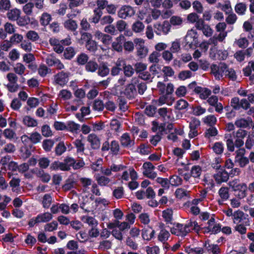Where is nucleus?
<instances>
[{
    "label": "nucleus",
    "instance_id": "nucleus-7",
    "mask_svg": "<svg viewBox=\"0 0 254 254\" xmlns=\"http://www.w3.org/2000/svg\"><path fill=\"white\" fill-rule=\"evenodd\" d=\"M194 26L197 30L201 31L203 35L207 37H210L213 34V29L202 19L199 20L197 23L195 24Z\"/></svg>",
    "mask_w": 254,
    "mask_h": 254
},
{
    "label": "nucleus",
    "instance_id": "nucleus-4",
    "mask_svg": "<svg viewBox=\"0 0 254 254\" xmlns=\"http://www.w3.org/2000/svg\"><path fill=\"white\" fill-rule=\"evenodd\" d=\"M227 68V65L221 63L218 65L212 64L210 65L211 73L214 76L216 79H220L224 75Z\"/></svg>",
    "mask_w": 254,
    "mask_h": 254
},
{
    "label": "nucleus",
    "instance_id": "nucleus-49",
    "mask_svg": "<svg viewBox=\"0 0 254 254\" xmlns=\"http://www.w3.org/2000/svg\"><path fill=\"white\" fill-rule=\"evenodd\" d=\"M175 195L179 199H182L185 197H189L190 191L183 188H178L175 191Z\"/></svg>",
    "mask_w": 254,
    "mask_h": 254
},
{
    "label": "nucleus",
    "instance_id": "nucleus-53",
    "mask_svg": "<svg viewBox=\"0 0 254 254\" xmlns=\"http://www.w3.org/2000/svg\"><path fill=\"white\" fill-rule=\"evenodd\" d=\"M76 148L77 153H83L85 150V145L81 139H76L73 142Z\"/></svg>",
    "mask_w": 254,
    "mask_h": 254
},
{
    "label": "nucleus",
    "instance_id": "nucleus-33",
    "mask_svg": "<svg viewBox=\"0 0 254 254\" xmlns=\"http://www.w3.org/2000/svg\"><path fill=\"white\" fill-rule=\"evenodd\" d=\"M30 21V18L27 15L21 16L16 20L17 24L20 27H25L28 25Z\"/></svg>",
    "mask_w": 254,
    "mask_h": 254
},
{
    "label": "nucleus",
    "instance_id": "nucleus-28",
    "mask_svg": "<svg viewBox=\"0 0 254 254\" xmlns=\"http://www.w3.org/2000/svg\"><path fill=\"white\" fill-rule=\"evenodd\" d=\"M155 231L151 228H144L142 230V237L144 240L149 241L154 236Z\"/></svg>",
    "mask_w": 254,
    "mask_h": 254
},
{
    "label": "nucleus",
    "instance_id": "nucleus-19",
    "mask_svg": "<svg viewBox=\"0 0 254 254\" xmlns=\"http://www.w3.org/2000/svg\"><path fill=\"white\" fill-rule=\"evenodd\" d=\"M252 121L251 119L240 118L235 122V125L240 128H250Z\"/></svg>",
    "mask_w": 254,
    "mask_h": 254
},
{
    "label": "nucleus",
    "instance_id": "nucleus-60",
    "mask_svg": "<svg viewBox=\"0 0 254 254\" xmlns=\"http://www.w3.org/2000/svg\"><path fill=\"white\" fill-rule=\"evenodd\" d=\"M51 71V69L44 64H40L38 68V73L42 77H45L48 73H50Z\"/></svg>",
    "mask_w": 254,
    "mask_h": 254
},
{
    "label": "nucleus",
    "instance_id": "nucleus-43",
    "mask_svg": "<svg viewBox=\"0 0 254 254\" xmlns=\"http://www.w3.org/2000/svg\"><path fill=\"white\" fill-rule=\"evenodd\" d=\"M212 149L216 154L220 155L223 152L224 149V144L220 142H215L213 145Z\"/></svg>",
    "mask_w": 254,
    "mask_h": 254
},
{
    "label": "nucleus",
    "instance_id": "nucleus-30",
    "mask_svg": "<svg viewBox=\"0 0 254 254\" xmlns=\"http://www.w3.org/2000/svg\"><path fill=\"white\" fill-rule=\"evenodd\" d=\"M202 172V168L199 165H194L191 167L190 173L192 177L199 179Z\"/></svg>",
    "mask_w": 254,
    "mask_h": 254
},
{
    "label": "nucleus",
    "instance_id": "nucleus-42",
    "mask_svg": "<svg viewBox=\"0 0 254 254\" xmlns=\"http://www.w3.org/2000/svg\"><path fill=\"white\" fill-rule=\"evenodd\" d=\"M170 235V234L168 231L163 229L160 231L158 235V239L159 241L165 243L168 240Z\"/></svg>",
    "mask_w": 254,
    "mask_h": 254
},
{
    "label": "nucleus",
    "instance_id": "nucleus-48",
    "mask_svg": "<svg viewBox=\"0 0 254 254\" xmlns=\"http://www.w3.org/2000/svg\"><path fill=\"white\" fill-rule=\"evenodd\" d=\"M160 56L161 54L159 53L153 51L149 55L148 60L150 63L153 64H157L159 62Z\"/></svg>",
    "mask_w": 254,
    "mask_h": 254
},
{
    "label": "nucleus",
    "instance_id": "nucleus-31",
    "mask_svg": "<svg viewBox=\"0 0 254 254\" xmlns=\"http://www.w3.org/2000/svg\"><path fill=\"white\" fill-rule=\"evenodd\" d=\"M218 50L216 47H212L209 50V57L213 60L219 59V60H224L227 58V55L225 53H223V52L221 51V53L223 54V56L221 58H219L217 57V53ZM219 52L220 51H218Z\"/></svg>",
    "mask_w": 254,
    "mask_h": 254
},
{
    "label": "nucleus",
    "instance_id": "nucleus-61",
    "mask_svg": "<svg viewBox=\"0 0 254 254\" xmlns=\"http://www.w3.org/2000/svg\"><path fill=\"white\" fill-rule=\"evenodd\" d=\"M103 14L102 11L98 8H95L94 10V16L91 19V22L96 24L101 20V16Z\"/></svg>",
    "mask_w": 254,
    "mask_h": 254
},
{
    "label": "nucleus",
    "instance_id": "nucleus-29",
    "mask_svg": "<svg viewBox=\"0 0 254 254\" xmlns=\"http://www.w3.org/2000/svg\"><path fill=\"white\" fill-rule=\"evenodd\" d=\"M217 121V118L214 115H209L202 119L203 123L210 127L216 125Z\"/></svg>",
    "mask_w": 254,
    "mask_h": 254
},
{
    "label": "nucleus",
    "instance_id": "nucleus-21",
    "mask_svg": "<svg viewBox=\"0 0 254 254\" xmlns=\"http://www.w3.org/2000/svg\"><path fill=\"white\" fill-rule=\"evenodd\" d=\"M120 141L121 145L127 148L133 146L134 144V141L130 139V136L127 133H125L121 137Z\"/></svg>",
    "mask_w": 254,
    "mask_h": 254
},
{
    "label": "nucleus",
    "instance_id": "nucleus-8",
    "mask_svg": "<svg viewBox=\"0 0 254 254\" xmlns=\"http://www.w3.org/2000/svg\"><path fill=\"white\" fill-rule=\"evenodd\" d=\"M248 216L242 211L238 210L234 212L233 222L236 224L250 225Z\"/></svg>",
    "mask_w": 254,
    "mask_h": 254
},
{
    "label": "nucleus",
    "instance_id": "nucleus-55",
    "mask_svg": "<svg viewBox=\"0 0 254 254\" xmlns=\"http://www.w3.org/2000/svg\"><path fill=\"white\" fill-rule=\"evenodd\" d=\"M52 202V198L50 194H45L42 199V203L45 208H49Z\"/></svg>",
    "mask_w": 254,
    "mask_h": 254
},
{
    "label": "nucleus",
    "instance_id": "nucleus-38",
    "mask_svg": "<svg viewBox=\"0 0 254 254\" xmlns=\"http://www.w3.org/2000/svg\"><path fill=\"white\" fill-rule=\"evenodd\" d=\"M34 7V3L32 2L26 3L22 7L23 12L27 16L32 15L33 9Z\"/></svg>",
    "mask_w": 254,
    "mask_h": 254
},
{
    "label": "nucleus",
    "instance_id": "nucleus-41",
    "mask_svg": "<svg viewBox=\"0 0 254 254\" xmlns=\"http://www.w3.org/2000/svg\"><path fill=\"white\" fill-rule=\"evenodd\" d=\"M51 20V15L47 12H44L42 14L40 18V22L42 26H45L49 24Z\"/></svg>",
    "mask_w": 254,
    "mask_h": 254
},
{
    "label": "nucleus",
    "instance_id": "nucleus-15",
    "mask_svg": "<svg viewBox=\"0 0 254 254\" xmlns=\"http://www.w3.org/2000/svg\"><path fill=\"white\" fill-rule=\"evenodd\" d=\"M87 140L89 143L92 149L97 150L100 149L101 139L95 133L89 134L87 137Z\"/></svg>",
    "mask_w": 254,
    "mask_h": 254
},
{
    "label": "nucleus",
    "instance_id": "nucleus-11",
    "mask_svg": "<svg viewBox=\"0 0 254 254\" xmlns=\"http://www.w3.org/2000/svg\"><path fill=\"white\" fill-rule=\"evenodd\" d=\"M233 182H230V185L233 188H235L234 190L236 193V196L240 199H242L245 197L247 194V191L248 189L246 184L242 183L235 186L234 184L233 185Z\"/></svg>",
    "mask_w": 254,
    "mask_h": 254
},
{
    "label": "nucleus",
    "instance_id": "nucleus-2",
    "mask_svg": "<svg viewBox=\"0 0 254 254\" xmlns=\"http://www.w3.org/2000/svg\"><path fill=\"white\" fill-rule=\"evenodd\" d=\"M246 152L245 148L238 149L235 152L234 162L241 168L245 167L249 163V159L245 156Z\"/></svg>",
    "mask_w": 254,
    "mask_h": 254
},
{
    "label": "nucleus",
    "instance_id": "nucleus-6",
    "mask_svg": "<svg viewBox=\"0 0 254 254\" xmlns=\"http://www.w3.org/2000/svg\"><path fill=\"white\" fill-rule=\"evenodd\" d=\"M6 78L9 82L6 85L8 91L10 92H16L19 88L17 83L18 77L16 74L13 72H9L7 74Z\"/></svg>",
    "mask_w": 254,
    "mask_h": 254
},
{
    "label": "nucleus",
    "instance_id": "nucleus-1",
    "mask_svg": "<svg viewBox=\"0 0 254 254\" xmlns=\"http://www.w3.org/2000/svg\"><path fill=\"white\" fill-rule=\"evenodd\" d=\"M247 96L248 99L243 98L240 100L237 97L232 98L230 102L231 106L236 111L241 109L247 110L250 107V103H254V93L248 94Z\"/></svg>",
    "mask_w": 254,
    "mask_h": 254
},
{
    "label": "nucleus",
    "instance_id": "nucleus-37",
    "mask_svg": "<svg viewBox=\"0 0 254 254\" xmlns=\"http://www.w3.org/2000/svg\"><path fill=\"white\" fill-rule=\"evenodd\" d=\"M162 217L167 223H172L173 220V210L171 209H167L162 212Z\"/></svg>",
    "mask_w": 254,
    "mask_h": 254
},
{
    "label": "nucleus",
    "instance_id": "nucleus-50",
    "mask_svg": "<svg viewBox=\"0 0 254 254\" xmlns=\"http://www.w3.org/2000/svg\"><path fill=\"white\" fill-rule=\"evenodd\" d=\"M25 37L27 39L32 42H35L40 38L38 33L34 30H29L27 31L25 35Z\"/></svg>",
    "mask_w": 254,
    "mask_h": 254
},
{
    "label": "nucleus",
    "instance_id": "nucleus-9",
    "mask_svg": "<svg viewBox=\"0 0 254 254\" xmlns=\"http://www.w3.org/2000/svg\"><path fill=\"white\" fill-rule=\"evenodd\" d=\"M136 44V55L140 58H144L148 52V49L144 45V41L143 39L138 38L134 40Z\"/></svg>",
    "mask_w": 254,
    "mask_h": 254
},
{
    "label": "nucleus",
    "instance_id": "nucleus-35",
    "mask_svg": "<svg viewBox=\"0 0 254 254\" xmlns=\"http://www.w3.org/2000/svg\"><path fill=\"white\" fill-rule=\"evenodd\" d=\"M66 127H67L66 130L74 133H77L80 128V126L79 124H76L72 121L67 122Z\"/></svg>",
    "mask_w": 254,
    "mask_h": 254
},
{
    "label": "nucleus",
    "instance_id": "nucleus-34",
    "mask_svg": "<svg viewBox=\"0 0 254 254\" xmlns=\"http://www.w3.org/2000/svg\"><path fill=\"white\" fill-rule=\"evenodd\" d=\"M37 219L39 220L38 221L39 223L47 222L50 221L53 218L52 214L49 212H45L39 214L37 216Z\"/></svg>",
    "mask_w": 254,
    "mask_h": 254
},
{
    "label": "nucleus",
    "instance_id": "nucleus-56",
    "mask_svg": "<svg viewBox=\"0 0 254 254\" xmlns=\"http://www.w3.org/2000/svg\"><path fill=\"white\" fill-rule=\"evenodd\" d=\"M29 137L32 144L40 142L42 138L41 135L38 132H34L30 134Z\"/></svg>",
    "mask_w": 254,
    "mask_h": 254
},
{
    "label": "nucleus",
    "instance_id": "nucleus-64",
    "mask_svg": "<svg viewBox=\"0 0 254 254\" xmlns=\"http://www.w3.org/2000/svg\"><path fill=\"white\" fill-rule=\"evenodd\" d=\"M134 71L139 74L146 69L147 65L141 62H137L134 64Z\"/></svg>",
    "mask_w": 254,
    "mask_h": 254
},
{
    "label": "nucleus",
    "instance_id": "nucleus-58",
    "mask_svg": "<svg viewBox=\"0 0 254 254\" xmlns=\"http://www.w3.org/2000/svg\"><path fill=\"white\" fill-rule=\"evenodd\" d=\"M3 134L4 136L9 140L16 138V134L15 132L11 128H6L3 130Z\"/></svg>",
    "mask_w": 254,
    "mask_h": 254
},
{
    "label": "nucleus",
    "instance_id": "nucleus-52",
    "mask_svg": "<svg viewBox=\"0 0 254 254\" xmlns=\"http://www.w3.org/2000/svg\"><path fill=\"white\" fill-rule=\"evenodd\" d=\"M82 220L91 228L97 227L98 221L93 217L85 216L83 218Z\"/></svg>",
    "mask_w": 254,
    "mask_h": 254
},
{
    "label": "nucleus",
    "instance_id": "nucleus-51",
    "mask_svg": "<svg viewBox=\"0 0 254 254\" xmlns=\"http://www.w3.org/2000/svg\"><path fill=\"white\" fill-rule=\"evenodd\" d=\"M124 74L125 77H130L134 73V69L130 64H127L125 65L123 69Z\"/></svg>",
    "mask_w": 254,
    "mask_h": 254
},
{
    "label": "nucleus",
    "instance_id": "nucleus-12",
    "mask_svg": "<svg viewBox=\"0 0 254 254\" xmlns=\"http://www.w3.org/2000/svg\"><path fill=\"white\" fill-rule=\"evenodd\" d=\"M213 176L216 182L219 185L227 182L229 178L228 173L223 168L217 170Z\"/></svg>",
    "mask_w": 254,
    "mask_h": 254
},
{
    "label": "nucleus",
    "instance_id": "nucleus-13",
    "mask_svg": "<svg viewBox=\"0 0 254 254\" xmlns=\"http://www.w3.org/2000/svg\"><path fill=\"white\" fill-rule=\"evenodd\" d=\"M200 122L199 120L195 118H192L190 123L189 127L190 129L189 136L190 138H193L198 134V129L199 128Z\"/></svg>",
    "mask_w": 254,
    "mask_h": 254
},
{
    "label": "nucleus",
    "instance_id": "nucleus-47",
    "mask_svg": "<svg viewBox=\"0 0 254 254\" xmlns=\"http://www.w3.org/2000/svg\"><path fill=\"white\" fill-rule=\"evenodd\" d=\"M23 39L22 35L14 33L10 37L9 40L12 44H18L21 43Z\"/></svg>",
    "mask_w": 254,
    "mask_h": 254
},
{
    "label": "nucleus",
    "instance_id": "nucleus-36",
    "mask_svg": "<svg viewBox=\"0 0 254 254\" xmlns=\"http://www.w3.org/2000/svg\"><path fill=\"white\" fill-rule=\"evenodd\" d=\"M23 123L25 126L28 127H35L38 125L37 122L36 120L28 116L23 118Z\"/></svg>",
    "mask_w": 254,
    "mask_h": 254
},
{
    "label": "nucleus",
    "instance_id": "nucleus-3",
    "mask_svg": "<svg viewBox=\"0 0 254 254\" xmlns=\"http://www.w3.org/2000/svg\"><path fill=\"white\" fill-rule=\"evenodd\" d=\"M171 26L168 21H164L162 23L156 22L153 25L154 32L158 36L166 35L171 30Z\"/></svg>",
    "mask_w": 254,
    "mask_h": 254
},
{
    "label": "nucleus",
    "instance_id": "nucleus-59",
    "mask_svg": "<svg viewBox=\"0 0 254 254\" xmlns=\"http://www.w3.org/2000/svg\"><path fill=\"white\" fill-rule=\"evenodd\" d=\"M66 150L64 142H59L55 147V153L57 156L62 155Z\"/></svg>",
    "mask_w": 254,
    "mask_h": 254
},
{
    "label": "nucleus",
    "instance_id": "nucleus-39",
    "mask_svg": "<svg viewBox=\"0 0 254 254\" xmlns=\"http://www.w3.org/2000/svg\"><path fill=\"white\" fill-rule=\"evenodd\" d=\"M64 164L65 171H68L72 167L73 168L74 159L71 157L67 156L64 160Z\"/></svg>",
    "mask_w": 254,
    "mask_h": 254
},
{
    "label": "nucleus",
    "instance_id": "nucleus-17",
    "mask_svg": "<svg viewBox=\"0 0 254 254\" xmlns=\"http://www.w3.org/2000/svg\"><path fill=\"white\" fill-rule=\"evenodd\" d=\"M170 231L172 234L181 237H185L188 234L184 225L178 223L174 224V227L171 228Z\"/></svg>",
    "mask_w": 254,
    "mask_h": 254
},
{
    "label": "nucleus",
    "instance_id": "nucleus-45",
    "mask_svg": "<svg viewBox=\"0 0 254 254\" xmlns=\"http://www.w3.org/2000/svg\"><path fill=\"white\" fill-rule=\"evenodd\" d=\"M247 10V5L246 3L240 2L237 3L235 6V10L239 15H244Z\"/></svg>",
    "mask_w": 254,
    "mask_h": 254
},
{
    "label": "nucleus",
    "instance_id": "nucleus-23",
    "mask_svg": "<svg viewBox=\"0 0 254 254\" xmlns=\"http://www.w3.org/2000/svg\"><path fill=\"white\" fill-rule=\"evenodd\" d=\"M218 194L220 199L218 200L219 204H223V201L227 200L229 197V188L226 187H221L218 190Z\"/></svg>",
    "mask_w": 254,
    "mask_h": 254
},
{
    "label": "nucleus",
    "instance_id": "nucleus-25",
    "mask_svg": "<svg viewBox=\"0 0 254 254\" xmlns=\"http://www.w3.org/2000/svg\"><path fill=\"white\" fill-rule=\"evenodd\" d=\"M20 179L19 178L13 177L10 181L9 184L11 188L12 191L16 193L20 192Z\"/></svg>",
    "mask_w": 254,
    "mask_h": 254
},
{
    "label": "nucleus",
    "instance_id": "nucleus-32",
    "mask_svg": "<svg viewBox=\"0 0 254 254\" xmlns=\"http://www.w3.org/2000/svg\"><path fill=\"white\" fill-rule=\"evenodd\" d=\"M98 68V64L93 60H90L85 64V69L86 71L91 72H95Z\"/></svg>",
    "mask_w": 254,
    "mask_h": 254
},
{
    "label": "nucleus",
    "instance_id": "nucleus-62",
    "mask_svg": "<svg viewBox=\"0 0 254 254\" xmlns=\"http://www.w3.org/2000/svg\"><path fill=\"white\" fill-rule=\"evenodd\" d=\"M235 44L239 48L245 49L248 46L249 42L246 38H241L236 40Z\"/></svg>",
    "mask_w": 254,
    "mask_h": 254
},
{
    "label": "nucleus",
    "instance_id": "nucleus-57",
    "mask_svg": "<svg viewBox=\"0 0 254 254\" xmlns=\"http://www.w3.org/2000/svg\"><path fill=\"white\" fill-rule=\"evenodd\" d=\"M74 49L72 47L66 48L64 51V56L66 59L70 60L75 55Z\"/></svg>",
    "mask_w": 254,
    "mask_h": 254
},
{
    "label": "nucleus",
    "instance_id": "nucleus-24",
    "mask_svg": "<svg viewBox=\"0 0 254 254\" xmlns=\"http://www.w3.org/2000/svg\"><path fill=\"white\" fill-rule=\"evenodd\" d=\"M98 75L101 77H105L108 75L110 72V69L108 67L107 63L102 62L98 65Z\"/></svg>",
    "mask_w": 254,
    "mask_h": 254
},
{
    "label": "nucleus",
    "instance_id": "nucleus-40",
    "mask_svg": "<svg viewBox=\"0 0 254 254\" xmlns=\"http://www.w3.org/2000/svg\"><path fill=\"white\" fill-rule=\"evenodd\" d=\"M110 151L113 155H117L119 153L120 147L118 141L114 140L110 143Z\"/></svg>",
    "mask_w": 254,
    "mask_h": 254
},
{
    "label": "nucleus",
    "instance_id": "nucleus-27",
    "mask_svg": "<svg viewBox=\"0 0 254 254\" xmlns=\"http://www.w3.org/2000/svg\"><path fill=\"white\" fill-rule=\"evenodd\" d=\"M145 25L139 20H136L131 25L132 30L136 33H141L144 31Z\"/></svg>",
    "mask_w": 254,
    "mask_h": 254
},
{
    "label": "nucleus",
    "instance_id": "nucleus-22",
    "mask_svg": "<svg viewBox=\"0 0 254 254\" xmlns=\"http://www.w3.org/2000/svg\"><path fill=\"white\" fill-rule=\"evenodd\" d=\"M125 36L121 34L116 38L114 42L112 43V47L113 49L118 52L123 51V42L125 41Z\"/></svg>",
    "mask_w": 254,
    "mask_h": 254
},
{
    "label": "nucleus",
    "instance_id": "nucleus-5",
    "mask_svg": "<svg viewBox=\"0 0 254 254\" xmlns=\"http://www.w3.org/2000/svg\"><path fill=\"white\" fill-rule=\"evenodd\" d=\"M185 40L186 45H188L190 48H194L198 42L197 31L193 29L189 30L185 36Z\"/></svg>",
    "mask_w": 254,
    "mask_h": 254
},
{
    "label": "nucleus",
    "instance_id": "nucleus-46",
    "mask_svg": "<svg viewBox=\"0 0 254 254\" xmlns=\"http://www.w3.org/2000/svg\"><path fill=\"white\" fill-rule=\"evenodd\" d=\"M13 70L16 74L22 75L24 74L26 71V67L22 64L18 63L14 66Z\"/></svg>",
    "mask_w": 254,
    "mask_h": 254
},
{
    "label": "nucleus",
    "instance_id": "nucleus-16",
    "mask_svg": "<svg viewBox=\"0 0 254 254\" xmlns=\"http://www.w3.org/2000/svg\"><path fill=\"white\" fill-rule=\"evenodd\" d=\"M132 81L133 82L127 84L124 91V95L129 99L134 98L137 95V91L135 86L136 82L135 80L134 81V79L132 80Z\"/></svg>",
    "mask_w": 254,
    "mask_h": 254
},
{
    "label": "nucleus",
    "instance_id": "nucleus-63",
    "mask_svg": "<svg viewBox=\"0 0 254 254\" xmlns=\"http://www.w3.org/2000/svg\"><path fill=\"white\" fill-rule=\"evenodd\" d=\"M182 179L178 176L174 175L170 178L169 183L172 186H178L182 184Z\"/></svg>",
    "mask_w": 254,
    "mask_h": 254
},
{
    "label": "nucleus",
    "instance_id": "nucleus-54",
    "mask_svg": "<svg viewBox=\"0 0 254 254\" xmlns=\"http://www.w3.org/2000/svg\"><path fill=\"white\" fill-rule=\"evenodd\" d=\"M50 169L52 170H60L63 171H65L63 162L56 161L53 162L50 165Z\"/></svg>",
    "mask_w": 254,
    "mask_h": 254
},
{
    "label": "nucleus",
    "instance_id": "nucleus-20",
    "mask_svg": "<svg viewBox=\"0 0 254 254\" xmlns=\"http://www.w3.org/2000/svg\"><path fill=\"white\" fill-rule=\"evenodd\" d=\"M50 44L53 47L54 51L58 54H61L64 50L63 45L60 40L56 38H51L49 39Z\"/></svg>",
    "mask_w": 254,
    "mask_h": 254
},
{
    "label": "nucleus",
    "instance_id": "nucleus-44",
    "mask_svg": "<svg viewBox=\"0 0 254 254\" xmlns=\"http://www.w3.org/2000/svg\"><path fill=\"white\" fill-rule=\"evenodd\" d=\"M185 252L188 254H203L204 253V250L200 247L191 248L189 247L185 248Z\"/></svg>",
    "mask_w": 254,
    "mask_h": 254
},
{
    "label": "nucleus",
    "instance_id": "nucleus-14",
    "mask_svg": "<svg viewBox=\"0 0 254 254\" xmlns=\"http://www.w3.org/2000/svg\"><path fill=\"white\" fill-rule=\"evenodd\" d=\"M72 16L75 17L76 14H67V17L69 19L66 20L64 22V27L67 30L70 31L72 32H75L76 33H77L76 30L78 28V25L75 20H74L71 18L73 17Z\"/></svg>",
    "mask_w": 254,
    "mask_h": 254
},
{
    "label": "nucleus",
    "instance_id": "nucleus-10",
    "mask_svg": "<svg viewBox=\"0 0 254 254\" xmlns=\"http://www.w3.org/2000/svg\"><path fill=\"white\" fill-rule=\"evenodd\" d=\"M70 73L64 71L58 72L54 75V82L62 87L64 86L68 81Z\"/></svg>",
    "mask_w": 254,
    "mask_h": 254
},
{
    "label": "nucleus",
    "instance_id": "nucleus-18",
    "mask_svg": "<svg viewBox=\"0 0 254 254\" xmlns=\"http://www.w3.org/2000/svg\"><path fill=\"white\" fill-rule=\"evenodd\" d=\"M135 13L133 8L129 5L123 6L118 12V16L122 19L131 17Z\"/></svg>",
    "mask_w": 254,
    "mask_h": 254
},
{
    "label": "nucleus",
    "instance_id": "nucleus-26",
    "mask_svg": "<svg viewBox=\"0 0 254 254\" xmlns=\"http://www.w3.org/2000/svg\"><path fill=\"white\" fill-rule=\"evenodd\" d=\"M20 15L21 11L17 8H14L9 10L6 13L7 18L12 21H16Z\"/></svg>",
    "mask_w": 254,
    "mask_h": 254
}]
</instances>
